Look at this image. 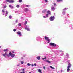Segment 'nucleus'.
<instances>
[{"label": "nucleus", "mask_w": 73, "mask_h": 73, "mask_svg": "<svg viewBox=\"0 0 73 73\" xmlns=\"http://www.w3.org/2000/svg\"><path fill=\"white\" fill-rule=\"evenodd\" d=\"M69 23H70V21H69Z\"/></svg>", "instance_id": "nucleus-52"}, {"label": "nucleus", "mask_w": 73, "mask_h": 73, "mask_svg": "<svg viewBox=\"0 0 73 73\" xmlns=\"http://www.w3.org/2000/svg\"><path fill=\"white\" fill-rule=\"evenodd\" d=\"M27 21H25V23H24V25H25L26 24H27Z\"/></svg>", "instance_id": "nucleus-28"}, {"label": "nucleus", "mask_w": 73, "mask_h": 73, "mask_svg": "<svg viewBox=\"0 0 73 73\" xmlns=\"http://www.w3.org/2000/svg\"><path fill=\"white\" fill-rule=\"evenodd\" d=\"M21 64H23L24 63V62L23 61H21Z\"/></svg>", "instance_id": "nucleus-26"}, {"label": "nucleus", "mask_w": 73, "mask_h": 73, "mask_svg": "<svg viewBox=\"0 0 73 73\" xmlns=\"http://www.w3.org/2000/svg\"><path fill=\"white\" fill-rule=\"evenodd\" d=\"M15 22L16 23H17V22H18V20H16Z\"/></svg>", "instance_id": "nucleus-44"}, {"label": "nucleus", "mask_w": 73, "mask_h": 73, "mask_svg": "<svg viewBox=\"0 0 73 73\" xmlns=\"http://www.w3.org/2000/svg\"><path fill=\"white\" fill-rule=\"evenodd\" d=\"M7 50H8V49H4V52H6Z\"/></svg>", "instance_id": "nucleus-31"}, {"label": "nucleus", "mask_w": 73, "mask_h": 73, "mask_svg": "<svg viewBox=\"0 0 73 73\" xmlns=\"http://www.w3.org/2000/svg\"><path fill=\"white\" fill-rule=\"evenodd\" d=\"M71 67H72V64L70 63H69L67 66V68H71Z\"/></svg>", "instance_id": "nucleus-8"}, {"label": "nucleus", "mask_w": 73, "mask_h": 73, "mask_svg": "<svg viewBox=\"0 0 73 73\" xmlns=\"http://www.w3.org/2000/svg\"><path fill=\"white\" fill-rule=\"evenodd\" d=\"M61 72H62V70H61Z\"/></svg>", "instance_id": "nucleus-54"}, {"label": "nucleus", "mask_w": 73, "mask_h": 73, "mask_svg": "<svg viewBox=\"0 0 73 73\" xmlns=\"http://www.w3.org/2000/svg\"><path fill=\"white\" fill-rule=\"evenodd\" d=\"M2 54L3 56L4 57H6V56H7L8 57H9V54H7L6 52L5 54Z\"/></svg>", "instance_id": "nucleus-2"}, {"label": "nucleus", "mask_w": 73, "mask_h": 73, "mask_svg": "<svg viewBox=\"0 0 73 73\" xmlns=\"http://www.w3.org/2000/svg\"><path fill=\"white\" fill-rule=\"evenodd\" d=\"M23 11L25 12H28L29 11V9H28V8H25L24 9Z\"/></svg>", "instance_id": "nucleus-4"}, {"label": "nucleus", "mask_w": 73, "mask_h": 73, "mask_svg": "<svg viewBox=\"0 0 73 73\" xmlns=\"http://www.w3.org/2000/svg\"><path fill=\"white\" fill-rule=\"evenodd\" d=\"M9 7L10 8H14V7L13 6H12L11 5H10Z\"/></svg>", "instance_id": "nucleus-14"}, {"label": "nucleus", "mask_w": 73, "mask_h": 73, "mask_svg": "<svg viewBox=\"0 0 73 73\" xmlns=\"http://www.w3.org/2000/svg\"><path fill=\"white\" fill-rule=\"evenodd\" d=\"M47 13H48V14H49V15H51V13H50V11H47Z\"/></svg>", "instance_id": "nucleus-22"}, {"label": "nucleus", "mask_w": 73, "mask_h": 73, "mask_svg": "<svg viewBox=\"0 0 73 73\" xmlns=\"http://www.w3.org/2000/svg\"><path fill=\"white\" fill-rule=\"evenodd\" d=\"M31 66H34V64H32Z\"/></svg>", "instance_id": "nucleus-46"}, {"label": "nucleus", "mask_w": 73, "mask_h": 73, "mask_svg": "<svg viewBox=\"0 0 73 73\" xmlns=\"http://www.w3.org/2000/svg\"><path fill=\"white\" fill-rule=\"evenodd\" d=\"M62 13L63 15H65V11H63V12H62Z\"/></svg>", "instance_id": "nucleus-23"}, {"label": "nucleus", "mask_w": 73, "mask_h": 73, "mask_svg": "<svg viewBox=\"0 0 73 73\" xmlns=\"http://www.w3.org/2000/svg\"><path fill=\"white\" fill-rule=\"evenodd\" d=\"M25 29L26 30H27L28 31H30V29L29 28H25Z\"/></svg>", "instance_id": "nucleus-16"}, {"label": "nucleus", "mask_w": 73, "mask_h": 73, "mask_svg": "<svg viewBox=\"0 0 73 73\" xmlns=\"http://www.w3.org/2000/svg\"><path fill=\"white\" fill-rule=\"evenodd\" d=\"M34 66H36L37 65V64H36V63H34Z\"/></svg>", "instance_id": "nucleus-39"}, {"label": "nucleus", "mask_w": 73, "mask_h": 73, "mask_svg": "<svg viewBox=\"0 0 73 73\" xmlns=\"http://www.w3.org/2000/svg\"><path fill=\"white\" fill-rule=\"evenodd\" d=\"M66 56H67V57H69V54H66Z\"/></svg>", "instance_id": "nucleus-38"}, {"label": "nucleus", "mask_w": 73, "mask_h": 73, "mask_svg": "<svg viewBox=\"0 0 73 73\" xmlns=\"http://www.w3.org/2000/svg\"><path fill=\"white\" fill-rule=\"evenodd\" d=\"M16 30L15 29H13V31L14 32H16Z\"/></svg>", "instance_id": "nucleus-41"}, {"label": "nucleus", "mask_w": 73, "mask_h": 73, "mask_svg": "<svg viewBox=\"0 0 73 73\" xmlns=\"http://www.w3.org/2000/svg\"><path fill=\"white\" fill-rule=\"evenodd\" d=\"M45 62H48V63H49V64H50V63H51L50 62V61L49 60H46Z\"/></svg>", "instance_id": "nucleus-21"}, {"label": "nucleus", "mask_w": 73, "mask_h": 73, "mask_svg": "<svg viewBox=\"0 0 73 73\" xmlns=\"http://www.w3.org/2000/svg\"><path fill=\"white\" fill-rule=\"evenodd\" d=\"M45 2L46 3H47L48 2V0H45Z\"/></svg>", "instance_id": "nucleus-43"}, {"label": "nucleus", "mask_w": 73, "mask_h": 73, "mask_svg": "<svg viewBox=\"0 0 73 73\" xmlns=\"http://www.w3.org/2000/svg\"><path fill=\"white\" fill-rule=\"evenodd\" d=\"M43 68H44V69H45V67H43Z\"/></svg>", "instance_id": "nucleus-50"}, {"label": "nucleus", "mask_w": 73, "mask_h": 73, "mask_svg": "<svg viewBox=\"0 0 73 73\" xmlns=\"http://www.w3.org/2000/svg\"><path fill=\"white\" fill-rule=\"evenodd\" d=\"M67 72H69L70 71V68H69L67 67Z\"/></svg>", "instance_id": "nucleus-17"}, {"label": "nucleus", "mask_w": 73, "mask_h": 73, "mask_svg": "<svg viewBox=\"0 0 73 73\" xmlns=\"http://www.w3.org/2000/svg\"><path fill=\"white\" fill-rule=\"evenodd\" d=\"M4 8H7V6H6V5L4 7Z\"/></svg>", "instance_id": "nucleus-42"}, {"label": "nucleus", "mask_w": 73, "mask_h": 73, "mask_svg": "<svg viewBox=\"0 0 73 73\" xmlns=\"http://www.w3.org/2000/svg\"><path fill=\"white\" fill-rule=\"evenodd\" d=\"M55 19V17L54 16H51L49 18V20L50 21H53Z\"/></svg>", "instance_id": "nucleus-3"}, {"label": "nucleus", "mask_w": 73, "mask_h": 73, "mask_svg": "<svg viewBox=\"0 0 73 73\" xmlns=\"http://www.w3.org/2000/svg\"><path fill=\"white\" fill-rule=\"evenodd\" d=\"M54 6H56V3H54Z\"/></svg>", "instance_id": "nucleus-47"}, {"label": "nucleus", "mask_w": 73, "mask_h": 73, "mask_svg": "<svg viewBox=\"0 0 73 73\" xmlns=\"http://www.w3.org/2000/svg\"><path fill=\"white\" fill-rule=\"evenodd\" d=\"M1 46H0V48H1Z\"/></svg>", "instance_id": "nucleus-53"}, {"label": "nucleus", "mask_w": 73, "mask_h": 73, "mask_svg": "<svg viewBox=\"0 0 73 73\" xmlns=\"http://www.w3.org/2000/svg\"><path fill=\"white\" fill-rule=\"evenodd\" d=\"M12 52L13 53H15V52H14V51H12Z\"/></svg>", "instance_id": "nucleus-49"}, {"label": "nucleus", "mask_w": 73, "mask_h": 73, "mask_svg": "<svg viewBox=\"0 0 73 73\" xmlns=\"http://www.w3.org/2000/svg\"><path fill=\"white\" fill-rule=\"evenodd\" d=\"M26 7H28V5H26Z\"/></svg>", "instance_id": "nucleus-48"}, {"label": "nucleus", "mask_w": 73, "mask_h": 73, "mask_svg": "<svg viewBox=\"0 0 73 73\" xmlns=\"http://www.w3.org/2000/svg\"><path fill=\"white\" fill-rule=\"evenodd\" d=\"M69 62H70V60L69 61Z\"/></svg>", "instance_id": "nucleus-56"}, {"label": "nucleus", "mask_w": 73, "mask_h": 73, "mask_svg": "<svg viewBox=\"0 0 73 73\" xmlns=\"http://www.w3.org/2000/svg\"><path fill=\"white\" fill-rule=\"evenodd\" d=\"M14 2L15 1H14V0H10L9 1V3H14Z\"/></svg>", "instance_id": "nucleus-13"}, {"label": "nucleus", "mask_w": 73, "mask_h": 73, "mask_svg": "<svg viewBox=\"0 0 73 73\" xmlns=\"http://www.w3.org/2000/svg\"><path fill=\"white\" fill-rule=\"evenodd\" d=\"M8 14V11H6V13H5V17H6V16H7Z\"/></svg>", "instance_id": "nucleus-10"}, {"label": "nucleus", "mask_w": 73, "mask_h": 73, "mask_svg": "<svg viewBox=\"0 0 73 73\" xmlns=\"http://www.w3.org/2000/svg\"><path fill=\"white\" fill-rule=\"evenodd\" d=\"M68 8H66L64 9H63V11H66V10H67V9H68Z\"/></svg>", "instance_id": "nucleus-24"}, {"label": "nucleus", "mask_w": 73, "mask_h": 73, "mask_svg": "<svg viewBox=\"0 0 73 73\" xmlns=\"http://www.w3.org/2000/svg\"><path fill=\"white\" fill-rule=\"evenodd\" d=\"M43 18H44V19H45L47 18L45 16H43Z\"/></svg>", "instance_id": "nucleus-35"}, {"label": "nucleus", "mask_w": 73, "mask_h": 73, "mask_svg": "<svg viewBox=\"0 0 73 73\" xmlns=\"http://www.w3.org/2000/svg\"><path fill=\"white\" fill-rule=\"evenodd\" d=\"M45 40H46L47 41H48V43H49L50 42V40H49V38L48 37H46L45 36Z\"/></svg>", "instance_id": "nucleus-5"}, {"label": "nucleus", "mask_w": 73, "mask_h": 73, "mask_svg": "<svg viewBox=\"0 0 73 73\" xmlns=\"http://www.w3.org/2000/svg\"><path fill=\"white\" fill-rule=\"evenodd\" d=\"M9 56H10L12 58H13V57H15V54L12 53L11 52L9 53Z\"/></svg>", "instance_id": "nucleus-1"}, {"label": "nucleus", "mask_w": 73, "mask_h": 73, "mask_svg": "<svg viewBox=\"0 0 73 73\" xmlns=\"http://www.w3.org/2000/svg\"><path fill=\"white\" fill-rule=\"evenodd\" d=\"M21 70H22L23 71V72H20L19 73H25V72H24V70H25L24 68L23 69H21Z\"/></svg>", "instance_id": "nucleus-12"}, {"label": "nucleus", "mask_w": 73, "mask_h": 73, "mask_svg": "<svg viewBox=\"0 0 73 73\" xmlns=\"http://www.w3.org/2000/svg\"><path fill=\"white\" fill-rule=\"evenodd\" d=\"M9 19H11V18H12V16H9Z\"/></svg>", "instance_id": "nucleus-33"}, {"label": "nucleus", "mask_w": 73, "mask_h": 73, "mask_svg": "<svg viewBox=\"0 0 73 73\" xmlns=\"http://www.w3.org/2000/svg\"><path fill=\"white\" fill-rule=\"evenodd\" d=\"M51 9L52 11H54L55 10V8H54V7L52 6L51 8Z\"/></svg>", "instance_id": "nucleus-9"}, {"label": "nucleus", "mask_w": 73, "mask_h": 73, "mask_svg": "<svg viewBox=\"0 0 73 73\" xmlns=\"http://www.w3.org/2000/svg\"><path fill=\"white\" fill-rule=\"evenodd\" d=\"M6 1H7V2H9V1L10 0H6Z\"/></svg>", "instance_id": "nucleus-40"}, {"label": "nucleus", "mask_w": 73, "mask_h": 73, "mask_svg": "<svg viewBox=\"0 0 73 73\" xmlns=\"http://www.w3.org/2000/svg\"><path fill=\"white\" fill-rule=\"evenodd\" d=\"M27 65L28 66H30V65H31V64H30V63H28Z\"/></svg>", "instance_id": "nucleus-34"}, {"label": "nucleus", "mask_w": 73, "mask_h": 73, "mask_svg": "<svg viewBox=\"0 0 73 73\" xmlns=\"http://www.w3.org/2000/svg\"><path fill=\"white\" fill-rule=\"evenodd\" d=\"M2 14H3V15H4V13H5V11H4V10H2Z\"/></svg>", "instance_id": "nucleus-19"}, {"label": "nucleus", "mask_w": 73, "mask_h": 73, "mask_svg": "<svg viewBox=\"0 0 73 73\" xmlns=\"http://www.w3.org/2000/svg\"><path fill=\"white\" fill-rule=\"evenodd\" d=\"M46 17L47 18L48 17H49V15H48V14H46Z\"/></svg>", "instance_id": "nucleus-27"}, {"label": "nucleus", "mask_w": 73, "mask_h": 73, "mask_svg": "<svg viewBox=\"0 0 73 73\" xmlns=\"http://www.w3.org/2000/svg\"><path fill=\"white\" fill-rule=\"evenodd\" d=\"M50 68H51V69H54V68L52 66H50Z\"/></svg>", "instance_id": "nucleus-29"}, {"label": "nucleus", "mask_w": 73, "mask_h": 73, "mask_svg": "<svg viewBox=\"0 0 73 73\" xmlns=\"http://www.w3.org/2000/svg\"><path fill=\"white\" fill-rule=\"evenodd\" d=\"M15 13H17L18 14H20V11H15Z\"/></svg>", "instance_id": "nucleus-11"}, {"label": "nucleus", "mask_w": 73, "mask_h": 73, "mask_svg": "<svg viewBox=\"0 0 73 73\" xmlns=\"http://www.w3.org/2000/svg\"><path fill=\"white\" fill-rule=\"evenodd\" d=\"M18 26H21V24L20 23H19L18 24Z\"/></svg>", "instance_id": "nucleus-30"}, {"label": "nucleus", "mask_w": 73, "mask_h": 73, "mask_svg": "<svg viewBox=\"0 0 73 73\" xmlns=\"http://www.w3.org/2000/svg\"><path fill=\"white\" fill-rule=\"evenodd\" d=\"M62 0H57V2H60V1H62Z\"/></svg>", "instance_id": "nucleus-25"}, {"label": "nucleus", "mask_w": 73, "mask_h": 73, "mask_svg": "<svg viewBox=\"0 0 73 73\" xmlns=\"http://www.w3.org/2000/svg\"><path fill=\"white\" fill-rule=\"evenodd\" d=\"M67 23H69L68 22V21H67Z\"/></svg>", "instance_id": "nucleus-51"}, {"label": "nucleus", "mask_w": 73, "mask_h": 73, "mask_svg": "<svg viewBox=\"0 0 73 73\" xmlns=\"http://www.w3.org/2000/svg\"><path fill=\"white\" fill-rule=\"evenodd\" d=\"M19 3H21V2H22V0H19Z\"/></svg>", "instance_id": "nucleus-37"}, {"label": "nucleus", "mask_w": 73, "mask_h": 73, "mask_svg": "<svg viewBox=\"0 0 73 73\" xmlns=\"http://www.w3.org/2000/svg\"><path fill=\"white\" fill-rule=\"evenodd\" d=\"M37 59V60H40L41 59V58H40V56H38L36 57Z\"/></svg>", "instance_id": "nucleus-20"}, {"label": "nucleus", "mask_w": 73, "mask_h": 73, "mask_svg": "<svg viewBox=\"0 0 73 73\" xmlns=\"http://www.w3.org/2000/svg\"><path fill=\"white\" fill-rule=\"evenodd\" d=\"M17 35H19V36L20 37H21V36H22L21 34V32L20 31L17 32Z\"/></svg>", "instance_id": "nucleus-7"}, {"label": "nucleus", "mask_w": 73, "mask_h": 73, "mask_svg": "<svg viewBox=\"0 0 73 73\" xmlns=\"http://www.w3.org/2000/svg\"><path fill=\"white\" fill-rule=\"evenodd\" d=\"M50 45H52V46H56V44L53 43H51L49 44Z\"/></svg>", "instance_id": "nucleus-6"}, {"label": "nucleus", "mask_w": 73, "mask_h": 73, "mask_svg": "<svg viewBox=\"0 0 73 73\" xmlns=\"http://www.w3.org/2000/svg\"><path fill=\"white\" fill-rule=\"evenodd\" d=\"M26 27H27V26L26 25Z\"/></svg>", "instance_id": "nucleus-55"}, {"label": "nucleus", "mask_w": 73, "mask_h": 73, "mask_svg": "<svg viewBox=\"0 0 73 73\" xmlns=\"http://www.w3.org/2000/svg\"><path fill=\"white\" fill-rule=\"evenodd\" d=\"M17 66H20V64H17Z\"/></svg>", "instance_id": "nucleus-45"}, {"label": "nucleus", "mask_w": 73, "mask_h": 73, "mask_svg": "<svg viewBox=\"0 0 73 73\" xmlns=\"http://www.w3.org/2000/svg\"><path fill=\"white\" fill-rule=\"evenodd\" d=\"M20 7V6H19V5H17L16 6V7H17V8H19Z\"/></svg>", "instance_id": "nucleus-32"}, {"label": "nucleus", "mask_w": 73, "mask_h": 73, "mask_svg": "<svg viewBox=\"0 0 73 73\" xmlns=\"http://www.w3.org/2000/svg\"><path fill=\"white\" fill-rule=\"evenodd\" d=\"M46 12H47V9H46L43 11L42 13H46Z\"/></svg>", "instance_id": "nucleus-15"}, {"label": "nucleus", "mask_w": 73, "mask_h": 73, "mask_svg": "<svg viewBox=\"0 0 73 73\" xmlns=\"http://www.w3.org/2000/svg\"><path fill=\"white\" fill-rule=\"evenodd\" d=\"M37 70H38L39 73H42V72H41V69H38Z\"/></svg>", "instance_id": "nucleus-18"}, {"label": "nucleus", "mask_w": 73, "mask_h": 73, "mask_svg": "<svg viewBox=\"0 0 73 73\" xmlns=\"http://www.w3.org/2000/svg\"><path fill=\"white\" fill-rule=\"evenodd\" d=\"M42 60H44L45 59H46V58L45 57V58H42Z\"/></svg>", "instance_id": "nucleus-36"}]
</instances>
